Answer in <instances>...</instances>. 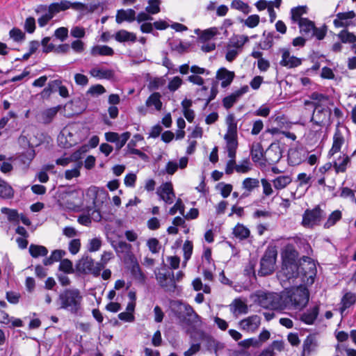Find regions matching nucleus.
Here are the masks:
<instances>
[{
	"instance_id": "53",
	"label": "nucleus",
	"mask_w": 356,
	"mask_h": 356,
	"mask_svg": "<svg viewBox=\"0 0 356 356\" xmlns=\"http://www.w3.org/2000/svg\"><path fill=\"white\" fill-rule=\"evenodd\" d=\"M248 40V38L247 36L238 35L231 39L229 46L237 49L241 48Z\"/></svg>"
},
{
	"instance_id": "41",
	"label": "nucleus",
	"mask_w": 356,
	"mask_h": 356,
	"mask_svg": "<svg viewBox=\"0 0 356 356\" xmlns=\"http://www.w3.org/2000/svg\"><path fill=\"white\" fill-rule=\"evenodd\" d=\"M250 155L254 162L260 161L264 157V150L260 143H255L252 145Z\"/></svg>"
},
{
	"instance_id": "51",
	"label": "nucleus",
	"mask_w": 356,
	"mask_h": 356,
	"mask_svg": "<svg viewBox=\"0 0 356 356\" xmlns=\"http://www.w3.org/2000/svg\"><path fill=\"white\" fill-rule=\"evenodd\" d=\"M218 33V29L216 27H211L203 31L200 36V39L201 41H210Z\"/></svg>"
},
{
	"instance_id": "45",
	"label": "nucleus",
	"mask_w": 356,
	"mask_h": 356,
	"mask_svg": "<svg viewBox=\"0 0 356 356\" xmlns=\"http://www.w3.org/2000/svg\"><path fill=\"white\" fill-rule=\"evenodd\" d=\"M112 246L118 254H128L131 252V245L125 241H118L112 243Z\"/></svg>"
},
{
	"instance_id": "62",
	"label": "nucleus",
	"mask_w": 356,
	"mask_h": 356,
	"mask_svg": "<svg viewBox=\"0 0 356 356\" xmlns=\"http://www.w3.org/2000/svg\"><path fill=\"white\" fill-rule=\"evenodd\" d=\"M70 46L76 54L83 53L86 48L85 43L81 40L72 41Z\"/></svg>"
},
{
	"instance_id": "22",
	"label": "nucleus",
	"mask_w": 356,
	"mask_h": 356,
	"mask_svg": "<svg viewBox=\"0 0 356 356\" xmlns=\"http://www.w3.org/2000/svg\"><path fill=\"white\" fill-rule=\"evenodd\" d=\"M356 302V295L352 292L346 293L340 302L339 312L342 316L347 314L346 309L353 306Z\"/></svg>"
},
{
	"instance_id": "36",
	"label": "nucleus",
	"mask_w": 356,
	"mask_h": 356,
	"mask_svg": "<svg viewBox=\"0 0 356 356\" xmlns=\"http://www.w3.org/2000/svg\"><path fill=\"white\" fill-rule=\"evenodd\" d=\"M94 260L88 257H83L76 264V269L78 271L88 274L91 268L93 266Z\"/></svg>"
},
{
	"instance_id": "50",
	"label": "nucleus",
	"mask_w": 356,
	"mask_h": 356,
	"mask_svg": "<svg viewBox=\"0 0 356 356\" xmlns=\"http://www.w3.org/2000/svg\"><path fill=\"white\" fill-rule=\"evenodd\" d=\"M338 38L343 43H354L356 42V36L346 30L341 31L338 34Z\"/></svg>"
},
{
	"instance_id": "48",
	"label": "nucleus",
	"mask_w": 356,
	"mask_h": 356,
	"mask_svg": "<svg viewBox=\"0 0 356 356\" xmlns=\"http://www.w3.org/2000/svg\"><path fill=\"white\" fill-rule=\"evenodd\" d=\"M161 0H149L148 6L145 8V11L149 14L155 15L160 12Z\"/></svg>"
},
{
	"instance_id": "60",
	"label": "nucleus",
	"mask_w": 356,
	"mask_h": 356,
	"mask_svg": "<svg viewBox=\"0 0 356 356\" xmlns=\"http://www.w3.org/2000/svg\"><path fill=\"white\" fill-rule=\"evenodd\" d=\"M217 188L220 190L221 195L225 198L227 197L232 191V186L224 182L219 183Z\"/></svg>"
},
{
	"instance_id": "14",
	"label": "nucleus",
	"mask_w": 356,
	"mask_h": 356,
	"mask_svg": "<svg viewBox=\"0 0 356 356\" xmlns=\"http://www.w3.org/2000/svg\"><path fill=\"white\" fill-rule=\"evenodd\" d=\"M156 194L160 200L165 202V204H171L173 203L175 194L171 182L162 184L156 190Z\"/></svg>"
},
{
	"instance_id": "9",
	"label": "nucleus",
	"mask_w": 356,
	"mask_h": 356,
	"mask_svg": "<svg viewBox=\"0 0 356 356\" xmlns=\"http://www.w3.org/2000/svg\"><path fill=\"white\" fill-rule=\"evenodd\" d=\"M159 285L167 291H174L176 288L175 275L172 272L162 270L156 274Z\"/></svg>"
},
{
	"instance_id": "8",
	"label": "nucleus",
	"mask_w": 356,
	"mask_h": 356,
	"mask_svg": "<svg viewBox=\"0 0 356 356\" xmlns=\"http://www.w3.org/2000/svg\"><path fill=\"white\" fill-rule=\"evenodd\" d=\"M275 262L276 253L271 250L266 251L260 261L259 274L262 276L271 274L275 270Z\"/></svg>"
},
{
	"instance_id": "7",
	"label": "nucleus",
	"mask_w": 356,
	"mask_h": 356,
	"mask_svg": "<svg viewBox=\"0 0 356 356\" xmlns=\"http://www.w3.org/2000/svg\"><path fill=\"white\" fill-rule=\"evenodd\" d=\"M309 291L305 286L294 289L289 296V300L294 309H302L309 301Z\"/></svg>"
},
{
	"instance_id": "39",
	"label": "nucleus",
	"mask_w": 356,
	"mask_h": 356,
	"mask_svg": "<svg viewBox=\"0 0 356 356\" xmlns=\"http://www.w3.org/2000/svg\"><path fill=\"white\" fill-rule=\"evenodd\" d=\"M234 314H245L248 312V305L241 299H235L230 305Z\"/></svg>"
},
{
	"instance_id": "23",
	"label": "nucleus",
	"mask_w": 356,
	"mask_h": 356,
	"mask_svg": "<svg viewBox=\"0 0 356 356\" xmlns=\"http://www.w3.org/2000/svg\"><path fill=\"white\" fill-rule=\"evenodd\" d=\"M161 95L158 92H154L150 95L145 102V106L151 111H159L162 108V102L161 100Z\"/></svg>"
},
{
	"instance_id": "29",
	"label": "nucleus",
	"mask_w": 356,
	"mask_h": 356,
	"mask_svg": "<svg viewBox=\"0 0 356 356\" xmlns=\"http://www.w3.org/2000/svg\"><path fill=\"white\" fill-rule=\"evenodd\" d=\"M300 32L303 35L312 38L314 37V30L315 28L314 23L309 19H302L298 23Z\"/></svg>"
},
{
	"instance_id": "42",
	"label": "nucleus",
	"mask_w": 356,
	"mask_h": 356,
	"mask_svg": "<svg viewBox=\"0 0 356 356\" xmlns=\"http://www.w3.org/2000/svg\"><path fill=\"white\" fill-rule=\"evenodd\" d=\"M29 251L31 257L38 258L39 257H45L48 254V250L46 247L40 245L31 244Z\"/></svg>"
},
{
	"instance_id": "56",
	"label": "nucleus",
	"mask_w": 356,
	"mask_h": 356,
	"mask_svg": "<svg viewBox=\"0 0 356 356\" xmlns=\"http://www.w3.org/2000/svg\"><path fill=\"white\" fill-rule=\"evenodd\" d=\"M147 245L149 251L153 254H157L161 249V245L159 240L156 238H151L147 240Z\"/></svg>"
},
{
	"instance_id": "37",
	"label": "nucleus",
	"mask_w": 356,
	"mask_h": 356,
	"mask_svg": "<svg viewBox=\"0 0 356 356\" xmlns=\"http://www.w3.org/2000/svg\"><path fill=\"white\" fill-rule=\"evenodd\" d=\"M14 190L6 181L0 178V197L11 199L14 197Z\"/></svg>"
},
{
	"instance_id": "33",
	"label": "nucleus",
	"mask_w": 356,
	"mask_h": 356,
	"mask_svg": "<svg viewBox=\"0 0 356 356\" xmlns=\"http://www.w3.org/2000/svg\"><path fill=\"white\" fill-rule=\"evenodd\" d=\"M113 38L118 42H135L136 41V36L134 33L129 32L124 29L117 31L113 35Z\"/></svg>"
},
{
	"instance_id": "17",
	"label": "nucleus",
	"mask_w": 356,
	"mask_h": 356,
	"mask_svg": "<svg viewBox=\"0 0 356 356\" xmlns=\"http://www.w3.org/2000/svg\"><path fill=\"white\" fill-rule=\"evenodd\" d=\"M36 13H42L38 18V22L40 27L45 26L56 15V13L51 10L50 5L49 6L40 4L35 9Z\"/></svg>"
},
{
	"instance_id": "27",
	"label": "nucleus",
	"mask_w": 356,
	"mask_h": 356,
	"mask_svg": "<svg viewBox=\"0 0 356 356\" xmlns=\"http://www.w3.org/2000/svg\"><path fill=\"white\" fill-rule=\"evenodd\" d=\"M319 313V306L310 307L300 316V320L307 325H312L317 318Z\"/></svg>"
},
{
	"instance_id": "35",
	"label": "nucleus",
	"mask_w": 356,
	"mask_h": 356,
	"mask_svg": "<svg viewBox=\"0 0 356 356\" xmlns=\"http://www.w3.org/2000/svg\"><path fill=\"white\" fill-rule=\"evenodd\" d=\"M355 17L354 11L339 13L333 23L336 27H343L347 24V20L352 19Z\"/></svg>"
},
{
	"instance_id": "32",
	"label": "nucleus",
	"mask_w": 356,
	"mask_h": 356,
	"mask_svg": "<svg viewBox=\"0 0 356 356\" xmlns=\"http://www.w3.org/2000/svg\"><path fill=\"white\" fill-rule=\"evenodd\" d=\"M90 74L98 79H110L113 75V71L106 68L93 67L90 72Z\"/></svg>"
},
{
	"instance_id": "49",
	"label": "nucleus",
	"mask_w": 356,
	"mask_h": 356,
	"mask_svg": "<svg viewBox=\"0 0 356 356\" xmlns=\"http://www.w3.org/2000/svg\"><path fill=\"white\" fill-rule=\"evenodd\" d=\"M2 213L6 214L7 216L8 220L10 222H18L19 219V216L17 211V210L8 209L6 207H3L1 209Z\"/></svg>"
},
{
	"instance_id": "1",
	"label": "nucleus",
	"mask_w": 356,
	"mask_h": 356,
	"mask_svg": "<svg viewBox=\"0 0 356 356\" xmlns=\"http://www.w3.org/2000/svg\"><path fill=\"white\" fill-rule=\"evenodd\" d=\"M312 100L310 102L314 106V111L311 118V122L320 127H323L330 124L331 109L329 107L330 99L327 95L314 92L310 95ZM305 104H309L305 102Z\"/></svg>"
},
{
	"instance_id": "46",
	"label": "nucleus",
	"mask_w": 356,
	"mask_h": 356,
	"mask_svg": "<svg viewBox=\"0 0 356 356\" xmlns=\"http://www.w3.org/2000/svg\"><path fill=\"white\" fill-rule=\"evenodd\" d=\"M226 149L227 151L228 156L230 158V160L227 163L225 172L227 175H231L233 173L234 170H235V158L237 148H234L233 154H231L232 152H230V149L229 148H226Z\"/></svg>"
},
{
	"instance_id": "58",
	"label": "nucleus",
	"mask_w": 356,
	"mask_h": 356,
	"mask_svg": "<svg viewBox=\"0 0 356 356\" xmlns=\"http://www.w3.org/2000/svg\"><path fill=\"white\" fill-rule=\"evenodd\" d=\"M131 136V134L129 131L122 133L119 136L118 140L115 143L116 149H120L127 142Z\"/></svg>"
},
{
	"instance_id": "55",
	"label": "nucleus",
	"mask_w": 356,
	"mask_h": 356,
	"mask_svg": "<svg viewBox=\"0 0 356 356\" xmlns=\"http://www.w3.org/2000/svg\"><path fill=\"white\" fill-rule=\"evenodd\" d=\"M193 243L190 241H186L183 245L184 251V263H186L191 257L193 253Z\"/></svg>"
},
{
	"instance_id": "21",
	"label": "nucleus",
	"mask_w": 356,
	"mask_h": 356,
	"mask_svg": "<svg viewBox=\"0 0 356 356\" xmlns=\"http://www.w3.org/2000/svg\"><path fill=\"white\" fill-rule=\"evenodd\" d=\"M301 59L294 56H291L287 49L282 50V60L280 65L288 68L296 67L301 65Z\"/></svg>"
},
{
	"instance_id": "3",
	"label": "nucleus",
	"mask_w": 356,
	"mask_h": 356,
	"mask_svg": "<svg viewBox=\"0 0 356 356\" xmlns=\"http://www.w3.org/2000/svg\"><path fill=\"white\" fill-rule=\"evenodd\" d=\"M254 302L265 309H281L283 302L281 296L275 293L257 291L254 296Z\"/></svg>"
},
{
	"instance_id": "43",
	"label": "nucleus",
	"mask_w": 356,
	"mask_h": 356,
	"mask_svg": "<svg viewBox=\"0 0 356 356\" xmlns=\"http://www.w3.org/2000/svg\"><path fill=\"white\" fill-rule=\"evenodd\" d=\"M291 181L292 179L289 175H280L273 180V184L275 189L281 190L286 188Z\"/></svg>"
},
{
	"instance_id": "11",
	"label": "nucleus",
	"mask_w": 356,
	"mask_h": 356,
	"mask_svg": "<svg viewBox=\"0 0 356 356\" xmlns=\"http://www.w3.org/2000/svg\"><path fill=\"white\" fill-rule=\"evenodd\" d=\"M62 108L61 105H58L39 111L35 115L37 122L43 124H49Z\"/></svg>"
},
{
	"instance_id": "16",
	"label": "nucleus",
	"mask_w": 356,
	"mask_h": 356,
	"mask_svg": "<svg viewBox=\"0 0 356 356\" xmlns=\"http://www.w3.org/2000/svg\"><path fill=\"white\" fill-rule=\"evenodd\" d=\"M249 90L248 86H243L222 99V105L226 109L231 108Z\"/></svg>"
},
{
	"instance_id": "19",
	"label": "nucleus",
	"mask_w": 356,
	"mask_h": 356,
	"mask_svg": "<svg viewBox=\"0 0 356 356\" xmlns=\"http://www.w3.org/2000/svg\"><path fill=\"white\" fill-rule=\"evenodd\" d=\"M216 77L218 80L221 81V87L225 88L229 86L232 83L235 77V73L233 71L228 70L225 67H221L217 71Z\"/></svg>"
},
{
	"instance_id": "61",
	"label": "nucleus",
	"mask_w": 356,
	"mask_h": 356,
	"mask_svg": "<svg viewBox=\"0 0 356 356\" xmlns=\"http://www.w3.org/2000/svg\"><path fill=\"white\" fill-rule=\"evenodd\" d=\"M102 243L100 238H93L88 242V250L89 252L98 251L102 246Z\"/></svg>"
},
{
	"instance_id": "28",
	"label": "nucleus",
	"mask_w": 356,
	"mask_h": 356,
	"mask_svg": "<svg viewBox=\"0 0 356 356\" xmlns=\"http://www.w3.org/2000/svg\"><path fill=\"white\" fill-rule=\"evenodd\" d=\"M135 257L134 255H131V259L133 262V264L131 267V273L134 279L140 284H145L146 282L147 277L145 273L142 271L138 263L135 261L134 262V259Z\"/></svg>"
},
{
	"instance_id": "18",
	"label": "nucleus",
	"mask_w": 356,
	"mask_h": 356,
	"mask_svg": "<svg viewBox=\"0 0 356 356\" xmlns=\"http://www.w3.org/2000/svg\"><path fill=\"white\" fill-rule=\"evenodd\" d=\"M298 252L292 244H287L284 246L282 253V264H296Z\"/></svg>"
},
{
	"instance_id": "25",
	"label": "nucleus",
	"mask_w": 356,
	"mask_h": 356,
	"mask_svg": "<svg viewBox=\"0 0 356 356\" xmlns=\"http://www.w3.org/2000/svg\"><path fill=\"white\" fill-rule=\"evenodd\" d=\"M51 10L54 11L56 14L58 13L60 11L65 10L69 9L70 8H80L83 6V3L80 2L71 3L67 0H62L59 3H52L50 4Z\"/></svg>"
},
{
	"instance_id": "40",
	"label": "nucleus",
	"mask_w": 356,
	"mask_h": 356,
	"mask_svg": "<svg viewBox=\"0 0 356 356\" xmlns=\"http://www.w3.org/2000/svg\"><path fill=\"white\" fill-rule=\"evenodd\" d=\"M233 234L236 238L244 240L249 237L250 231L244 225L238 223L233 229Z\"/></svg>"
},
{
	"instance_id": "57",
	"label": "nucleus",
	"mask_w": 356,
	"mask_h": 356,
	"mask_svg": "<svg viewBox=\"0 0 356 356\" xmlns=\"http://www.w3.org/2000/svg\"><path fill=\"white\" fill-rule=\"evenodd\" d=\"M51 38L49 37L44 38L41 41L43 53L48 54L55 52L56 46L53 43H49Z\"/></svg>"
},
{
	"instance_id": "54",
	"label": "nucleus",
	"mask_w": 356,
	"mask_h": 356,
	"mask_svg": "<svg viewBox=\"0 0 356 356\" xmlns=\"http://www.w3.org/2000/svg\"><path fill=\"white\" fill-rule=\"evenodd\" d=\"M274 35L275 33L269 32L266 34V31L264 32L265 39L260 44L261 49H268L273 46Z\"/></svg>"
},
{
	"instance_id": "63",
	"label": "nucleus",
	"mask_w": 356,
	"mask_h": 356,
	"mask_svg": "<svg viewBox=\"0 0 356 356\" xmlns=\"http://www.w3.org/2000/svg\"><path fill=\"white\" fill-rule=\"evenodd\" d=\"M106 92L105 88L101 84L92 86L88 90V94L92 96H98Z\"/></svg>"
},
{
	"instance_id": "31",
	"label": "nucleus",
	"mask_w": 356,
	"mask_h": 356,
	"mask_svg": "<svg viewBox=\"0 0 356 356\" xmlns=\"http://www.w3.org/2000/svg\"><path fill=\"white\" fill-rule=\"evenodd\" d=\"M345 142L344 137L339 129H337L333 136V144L329 152L330 156L339 152Z\"/></svg>"
},
{
	"instance_id": "2",
	"label": "nucleus",
	"mask_w": 356,
	"mask_h": 356,
	"mask_svg": "<svg viewBox=\"0 0 356 356\" xmlns=\"http://www.w3.org/2000/svg\"><path fill=\"white\" fill-rule=\"evenodd\" d=\"M83 296L79 289H67L58 296L56 304L59 309H65L72 314H79L82 308Z\"/></svg>"
},
{
	"instance_id": "6",
	"label": "nucleus",
	"mask_w": 356,
	"mask_h": 356,
	"mask_svg": "<svg viewBox=\"0 0 356 356\" xmlns=\"http://www.w3.org/2000/svg\"><path fill=\"white\" fill-rule=\"evenodd\" d=\"M323 214V211L318 206L312 209H307L302 215V226L306 228H313L319 225Z\"/></svg>"
},
{
	"instance_id": "47",
	"label": "nucleus",
	"mask_w": 356,
	"mask_h": 356,
	"mask_svg": "<svg viewBox=\"0 0 356 356\" xmlns=\"http://www.w3.org/2000/svg\"><path fill=\"white\" fill-rule=\"evenodd\" d=\"M341 218V212L339 210L333 211L328 217L327 221L325 222L323 227L325 229H329L334 225Z\"/></svg>"
},
{
	"instance_id": "26",
	"label": "nucleus",
	"mask_w": 356,
	"mask_h": 356,
	"mask_svg": "<svg viewBox=\"0 0 356 356\" xmlns=\"http://www.w3.org/2000/svg\"><path fill=\"white\" fill-rule=\"evenodd\" d=\"M282 158V152L279 147L270 146L265 153V161L269 164L277 163Z\"/></svg>"
},
{
	"instance_id": "64",
	"label": "nucleus",
	"mask_w": 356,
	"mask_h": 356,
	"mask_svg": "<svg viewBox=\"0 0 356 356\" xmlns=\"http://www.w3.org/2000/svg\"><path fill=\"white\" fill-rule=\"evenodd\" d=\"M182 84V80L179 76L173 77L168 83V88L171 92L177 90Z\"/></svg>"
},
{
	"instance_id": "4",
	"label": "nucleus",
	"mask_w": 356,
	"mask_h": 356,
	"mask_svg": "<svg viewBox=\"0 0 356 356\" xmlns=\"http://www.w3.org/2000/svg\"><path fill=\"white\" fill-rule=\"evenodd\" d=\"M300 285H312L316 275V266L314 261L309 257H302L298 265Z\"/></svg>"
},
{
	"instance_id": "13",
	"label": "nucleus",
	"mask_w": 356,
	"mask_h": 356,
	"mask_svg": "<svg viewBox=\"0 0 356 356\" xmlns=\"http://www.w3.org/2000/svg\"><path fill=\"white\" fill-rule=\"evenodd\" d=\"M261 318L258 315H252L242 319L238 325L241 330L249 333H254L259 327Z\"/></svg>"
},
{
	"instance_id": "24",
	"label": "nucleus",
	"mask_w": 356,
	"mask_h": 356,
	"mask_svg": "<svg viewBox=\"0 0 356 356\" xmlns=\"http://www.w3.org/2000/svg\"><path fill=\"white\" fill-rule=\"evenodd\" d=\"M259 180L256 178H245L242 182V188L245 191L241 195L240 199L245 198L250 195V193L259 187Z\"/></svg>"
},
{
	"instance_id": "34",
	"label": "nucleus",
	"mask_w": 356,
	"mask_h": 356,
	"mask_svg": "<svg viewBox=\"0 0 356 356\" xmlns=\"http://www.w3.org/2000/svg\"><path fill=\"white\" fill-rule=\"evenodd\" d=\"M90 54L92 56H112L114 54V50L107 46V45H101L97 44L93 46L90 49Z\"/></svg>"
},
{
	"instance_id": "12",
	"label": "nucleus",
	"mask_w": 356,
	"mask_h": 356,
	"mask_svg": "<svg viewBox=\"0 0 356 356\" xmlns=\"http://www.w3.org/2000/svg\"><path fill=\"white\" fill-rule=\"evenodd\" d=\"M224 140L226 142V148H229L231 154H233L234 148L238 147L237 123L227 125Z\"/></svg>"
},
{
	"instance_id": "10",
	"label": "nucleus",
	"mask_w": 356,
	"mask_h": 356,
	"mask_svg": "<svg viewBox=\"0 0 356 356\" xmlns=\"http://www.w3.org/2000/svg\"><path fill=\"white\" fill-rule=\"evenodd\" d=\"M176 315L181 321H195L199 316L195 313L191 306L181 302H177Z\"/></svg>"
},
{
	"instance_id": "20",
	"label": "nucleus",
	"mask_w": 356,
	"mask_h": 356,
	"mask_svg": "<svg viewBox=\"0 0 356 356\" xmlns=\"http://www.w3.org/2000/svg\"><path fill=\"white\" fill-rule=\"evenodd\" d=\"M317 338L314 334H309L305 339L302 345V356H309L314 353L318 348Z\"/></svg>"
},
{
	"instance_id": "30",
	"label": "nucleus",
	"mask_w": 356,
	"mask_h": 356,
	"mask_svg": "<svg viewBox=\"0 0 356 356\" xmlns=\"http://www.w3.org/2000/svg\"><path fill=\"white\" fill-rule=\"evenodd\" d=\"M136 19V12L133 9H120L118 10L116 14V22L121 24L122 22L127 21L129 22H134Z\"/></svg>"
},
{
	"instance_id": "59",
	"label": "nucleus",
	"mask_w": 356,
	"mask_h": 356,
	"mask_svg": "<svg viewBox=\"0 0 356 356\" xmlns=\"http://www.w3.org/2000/svg\"><path fill=\"white\" fill-rule=\"evenodd\" d=\"M10 37L15 42H20L24 40L25 34L17 28L12 29L9 32Z\"/></svg>"
},
{
	"instance_id": "52",
	"label": "nucleus",
	"mask_w": 356,
	"mask_h": 356,
	"mask_svg": "<svg viewBox=\"0 0 356 356\" xmlns=\"http://www.w3.org/2000/svg\"><path fill=\"white\" fill-rule=\"evenodd\" d=\"M58 269L65 274H71L74 273L72 262L67 259H64L60 261Z\"/></svg>"
},
{
	"instance_id": "38",
	"label": "nucleus",
	"mask_w": 356,
	"mask_h": 356,
	"mask_svg": "<svg viewBox=\"0 0 356 356\" xmlns=\"http://www.w3.org/2000/svg\"><path fill=\"white\" fill-rule=\"evenodd\" d=\"M350 157L346 154H343L342 156H340L333 164L336 172L339 173L346 172L347 165L350 163Z\"/></svg>"
},
{
	"instance_id": "5",
	"label": "nucleus",
	"mask_w": 356,
	"mask_h": 356,
	"mask_svg": "<svg viewBox=\"0 0 356 356\" xmlns=\"http://www.w3.org/2000/svg\"><path fill=\"white\" fill-rule=\"evenodd\" d=\"M300 271L298 264H282L281 270L278 272L277 277L281 284L285 288L289 285L295 284L296 280H300Z\"/></svg>"
},
{
	"instance_id": "44",
	"label": "nucleus",
	"mask_w": 356,
	"mask_h": 356,
	"mask_svg": "<svg viewBox=\"0 0 356 356\" xmlns=\"http://www.w3.org/2000/svg\"><path fill=\"white\" fill-rule=\"evenodd\" d=\"M307 6H298L296 8H293L291 10V19L293 23H300V20L302 19H306L305 17H302V15L307 13Z\"/></svg>"
},
{
	"instance_id": "15",
	"label": "nucleus",
	"mask_w": 356,
	"mask_h": 356,
	"mask_svg": "<svg viewBox=\"0 0 356 356\" xmlns=\"http://www.w3.org/2000/svg\"><path fill=\"white\" fill-rule=\"evenodd\" d=\"M308 152L304 147L291 148L288 154V161L291 165H298L307 159Z\"/></svg>"
}]
</instances>
